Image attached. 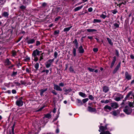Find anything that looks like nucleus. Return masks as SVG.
<instances>
[{
  "mask_svg": "<svg viewBox=\"0 0 134 134\" xmlns=\"http://www.w3.org/2000/svg\"><path fill=\"white\" fill-rule=\"evenodd\" d=\"M108 125V124H106L104 126H101L99 127V129L98 130L99 132L102 131L100 134H111L108 131H104L105 130L108 129L107 126Z\"/></svg>",
  "mask_w": 134,
  "mask_h": 134,
  "instance_id": "obj_1",
  "label": "nucleus"
},
{
  "mask_svg": "<svg viewBox=\"0 0 134 134\" xmlns=\"http://www.w3.org/2000/svg\"><path fill=\"white\" fill-rule=\"evenodd\" d=\"M40 54V51L37 49H36L33 52L32 54V58H34V60L35 62H37L38 60V58L37 55L38 56Z\"/></svg>",
  "mask_w": 134,
  "mask_h": 134,
  "instance_id": "obj_2",
  "label": "nucleus"
},
{
  "mask_svg": "<svg viewBox=\"0 0 134 134\" xmlns=\"http://www.w3.org/2000/svg\"><path fill=\"white\" fill-rule=\"evenodd\" d=\"M54 59L53 58L52 59H49L45 63L46 67L47 68H49L51 65L52 63L54 62Z\"/></svg>",
  "mask_w": 134,
  "mask_h": 134,
  "instance_id": "obj_3",
  "label": "nucleus"
},
{
  "mask_svg": "<svg viewBox=\"0 0 134 134\" xmlns=\"http://www.w3.org/2000/svg\"><path fill=\"white\" fill-rule=\"evenodd\" d=\"M123 111L126 114H129L132 111V109L128 106H126Z\"/></svg>",
  "mask_w": 134,
  "mask_h": 134,
  "instance_id": "obj_4",
  "label": "nucleus"
},
{
  "mask_svg": "<svg viewBox=\"0 0 134 134\" xmlns=\"http://www.w3.org/2000/svg\"><path fill=\"white\" fill-rule=\"evenodd\" d=\"M22 98H19L16 102V105L19 107L22 106L23 105V102L22 101Z\"/></svg>",
  "mask_w": 134,
  "mask_h": 134,
  "instance_id": "obj_5",
  "label": "nucleus"
},
{
  "mask_svg": "<svg viewBox=\"0 0 134 134\" xmlns=\"http://www.w3.org/2000/svg\"><path fill=\"white\" fill-rule=\"evenodd\" d=\"M36 37H35L33 38L27 40V43L28 44H32L34 43L36 40Z\"/></svg>",
  "mask_w": 134,
  "mask_h": 134,
  "instance_id": "obj_6",
  "label": "nucleus"
},
{
  "mask_svg": "<svg viewBox=\"0 0 134 134\" xmlns=\"http://www.w3.org/2000/svg\"><path fill=\"white\" fill-rule=\"evenodd\" d=\"M125 76L126 79L127 80H129L131 79L132 76L129 74L127 71L125 72Z\"/></svg>",
  "mask_w": 134,
  "mask_h": 134,
  "instance_id": "obj_7",
  "label": "nucleus"
},
{
  "mask_svg": "<svg viewBox=\"0 0 134 134\" xmlns=\"http://www.w3.org/2000/svg\"><path fill=\"white\" fill-rule=\"evenodd\" d=\"M110 105L111 107L113 108H117L118 107V105L117 103L114 102L110 103Z\"/></svg>",
  "mask_w": 134,
  "mask_h": 134,
  "instance_id": "obj_8",
  "label": "nucleus"
},
{
  "mask_svg": "<svg viewBox=\"0 0 134 134\" xmlns=\"http://www.w3.org/2000/svg\"><path fill=\"white\" fill-rule=\"evenodd\" d=\"M88 110L90 112H95L96 113V110L95 108H92L90 106L88 107Z\"/></svg>",
  "mask_w": 134,
  "mask_h": 134,
  "instance_id": "obj_9",
  "label": "nucleus"
},
{
  "mask_svg": "<svg viewBox=\"0 0 134 134\" xmlns=\"http://www.w3.org/2000/svg\"><path fill=\"white\" fill-rule=\"evenodd\" d=\"M120 63H119V64L116 66V67L114 69V70L113 73L114 74L117 71H118L119 68L120 67Z\"/></svg>",
  "mask_w": 134,
  "mask_h": 134,
  "instance_id": "obj_10",
  "label": "nucleus"
},
{
  "mask_svg": "<svg viewBox=\"0 0 134 134\" xmlns=\"http://www.w3.org/2000/svg\"><path fill=\"white\" fill-rule=\"evenodd\" d=\"M54 89L58 91H62V89L60 87L59 85L58 86L54 84Z\"/></svg>",
  "mask_w": 134,
  "mask_h": 134,
  "instance_id": "obj_11",
  "label": "nucleus"
},
{
  "mask_svg": "<svg viewBox=\"0 0 134 134\" xmlns=\"http://www.w3.org/2000/svg\"><path fill=\"white\" fill-rule=\"evenodd\" d=\"M104 110L106 111H111V107L108 105H105L104 108Z\"/></svg>",
  "mask_w": 134,
  "mask_h": 134,
  "instance_id": "obj_12",
  "label": "nucleus"
},
{
  "mask_svg": "<svg viewBox=\"0 0 134 134\" xmlns=\"http://www.w3.org/2000/svg\"><path fill=\"white\" fill-rule=\"evenodd\" d=\"M78 51L80 53H83L84 52V50L82 46H80L78 48Z\"/></svg>",
  "mask_w": 134,
  "mask_h": 134,
  "instance_id": "obj_13",
  "label": "nucleus"
},
{
  "mask_svg": "<svg viewBox=\"0 0 134 134\" xmlns=\"http://www.w3.org/2000/svg\"><path fill=\"white\" fill-rule=\"evenodd\" d=\"M62 7H57L55 8V12L57 13L59 12H62Z\"/></svg>",
  "mask_w": 134,
  "mask_h": 134,
  "instance_id": "obj_14",
  "label": "nucleus"
},
{
  "mask_svg": "<svg viewBox=\"0 0 134 134\" xmlns=\"http://www.w3.org/2000/svg\"><path fill=\"white\" fill-rule=\"evenodd\" d=\"M107 14L106 12H103L102 14L100 15V17L104 19L107 17Z\"/></svg>",
  "mask_w": 134,
  "mask_h": 134,
  "instance_id": "obj_15",
  "label": "nucleus"
},
{
  "mask_svg": "<svg viewBox=\"0 0 134 134\" xmlns=\"http://www.w3.org/2000/svg\"><path fill=\"white\" fill-rule=\"evenodd\" d=\"M116 57L115 56H114L113 57V59L112 62L111 63V65L110 66V68H112L113 66L114 65L115 62L116 61Z\"/></svg>",
  "mask_w": 134,
  "mask_h": 134,
  "instance_id": "obj_16",
  "label": "nucleus"
},
{
  "mask_svg": "<svg viewBox=\"0 0 134 134\" xmlns=\"http://www.w3.org/2000/svg\"><path fill=\"white\" fill-rule=\"evenodd\" d=\"M47 88H46L40 90V95L41 96H42L44 93L47 90Z\"/></svg>",
  "mask_w": 134,
  "mask_h": 134,
  "instance_id": "obj_17",
  "label": "nucleus"
},
{
  "mask_svg": "<svg viewBox=\"0 0 134 134\" xmlns=\"http://www.w3.org/2000/svg\"><path fill=\"white\" fill-rule=\"evenodd\" d=\"M63 90L65 92H66V93L65 94H67L69 93V92H71L72 91L71 89L70 88H69L68 89H67L65 88H63Z\"/></svg>",
  "mask_w": 134,
  "mask_h": 134,
  "instance_id": "obj_18",
  "label": "nucleus"
},
{
  "mask_svg": "<svg viewBox=\"0 0 134 134\" xmlns=\"http://www.w3.org/2000/svg\"><path fill=\"white\" fill-rule=\"evenodd\" d=\"M4 63L5 65H8L11 64V62L7 58L5 60Z\"/></svg>",
  "mask_w": 134,
  "mask_h": 134,
  "instance_id": "obj_19",
  "label": "nucleus"
},
{
  "mask_svg": "<svg viewBox=\"0 0 134 134\" xmlns=\"http://www.w3.org/2000/svg\"><path fill=\"white\" fill-rule=\"evenodd\" d=\"M103 91L105 93L107 92L109 90L108 87L107 86H104L103 88Z\"/></svg>",
  "mask_w": 134,
  "mask_h": 134,
  "instance_id": "obj_20",
  "label": "nucleus"
},
{
  "mask_svg": "<svg viewBox=\"0 0 134 134\" xmlns=\"http://www.w3.org/2000/svg\"><path fill=\"white\" fill-rule=\"evenodd\" d=\"M73 43H74L76 48H77L78 47L79 43L76 39H75L73 41Z\"/></svg>",
  "mask_w": 134,
  "mask_h": 134,
  "instance_id": "obj_21",
  "label": "nucleus"
},
{
  "mask_svg": "<svg viewBox=\"0 0 134 134\" xmlns=\"http://www.w3.org/2000/svg\"><path fill=\"white\" fill-rule=\"evenodd\" d=\"M77 102V104L79 106H80L83 104L81 100L77 99L76 100Z\"/></svg>",
  "mask_w": 134,
  "mask_h": 134,
  "instance_id": "obj_22",
  "label": "nucleus"
},
{
  "mask_svg": "<svg viewBox=\"0 0 134 134\" xmlns=\"http://www.w3.org/2000/svg\"><path fill=\"white\" fill-rule=\"evenodd\" d=\"M79 94L80 96L83 98H85L87 97L86 94L85 93L81 92H79Z\"/></svg>",
  "mask_w": 134,
  "mask_h": 134,
  "instance_id": "obj_23",
  "label": "nucleus"
},
{
  "mask_svg": "<svg viewBox=\"0 0 134 134\" xmlns=\"http://www.w3.org/2000/svg\"><path fill=\"white\" fill-rule=\"evenodd\" d=\"M83 7V5H81V6L76 7L74 8V10L75 12L78 11L81 9Z\"/></svg>",
  "mask_w": 134,
  "mask_h": 134,
  "instance_id": "obj_24",
  "label": "nucleus"
},
{
  "mask_svg": "<svg viewBox=\"0 0 134 134\" xmlns=\"http://www.w3.org/2000/svg\"><path fill=\"white\" fill-rule=\"evenodd\" d=\"M125 3L126 1H125V3L122 2L119 3L118 4H117V6H119V7L120 8L121 7H123L124 6V5L125 4Z\"/></svg>",
  "mask_w": 134,
  "mask_h": 134,
  "instance_id": "obj_25",
  "label": "nucleus"
},
{
  "mask_svg": "<svg viewBox=\"0 0 134 134\" xmlns=\"http://www.w3.org/2000/svg\"><path fill=\"white\" fill-rule=\"evenodd\" d=\"M123 98V96H122L121 97H115L114 99L117 101H120L121 99Z\"/></svg>",
  "mask_w": 134,
  "mask_h": 134,
  "instance_id": "obj_26",
  "label": "nucleus"
},
{
  "mask_svg": "<svg viewBox=\"0 0 134 134\" xmlns=\"http://www.w3.org/2000/svg\"><path fill=\"white\" fill-rule=\"evenodd\" d=\"M13 83L17 86H19L21 85L20 83H19L18 81L16 80L14 81L13 82Z\"/></svg>",
  "mask_w": 134,
  "mask_h": 134,
  "instance_id": "obj_27",
  "label": "nucleus"
},
{
  "mask_svg": "<svg viewBox=\"0 0 134 134\" xmlns=\"http://www.w3.org/2000/svg\"><path fill=\"white\" fill-rule=\"evenodd\" d=\"M101 22V20L100 19H94L93 21L94 23H100Z\"/></svg>",
  "mask_w": 134,
  "mask_h": 134,
  "instance_id": "obj_28",
  "label": "nucleus"
},
{
  "mask_svg": "<svg viewBox=\"0 0 134 134\" xmlns=\"http://www.w3.org/2000/svg\"><path fill=\"white\" fill-rule=\"evenodd\" d=\"M88 32H92L96 31L97 30L94 29H88L86 30Z\"/></svg>",
  "mask_w": 134,
  "mask_h": 134,
  "instance_id": "obj_29",
  "label": "nucleus"
},
{
  "mask_svg": "<svg viewBox=\"0 0 134 134\" xmlns=\"http://www.w3.org/2000/svg\"><path fill=\"white\" fill-rule=\"evenodd\" d=\"M71 27L72 26L69 27L65 28L63 30V31L64 32L68 31L70 30V29L71 28Z\"/></svg>",
  "mask_w": 134,
  "mask_h": 134,
  "instance_id": "obj_30",
  "label": "nucleus"
},
{
  "mask_svg": "<svg viewBox=\"0 0 134 134\" xmlns=\"http://www.w3.org/2000/svg\"><path fill=\"white\" fill-rule=\"evenodd\" d=\"M107 39L109 43L111 45H112L113 44V43L112 42L111 40L109 38H107Z\"/></svg>",
  "mask_w": 134,
  "mask_h": 134,
  "instance_id": "obj_31",
  "label": "nucleus"
},
{
  "mask_svg": "<svg viewBox=\"0 0 134 134\" xmlns=\"http://www.w3.org/2000/svg\"><path fill=\"white\" fill-rule=\"evenodd\" d=\"M45 72L47 75L48 74L49 72V70L48 69H45L42 70V72Z\"/></svg>",
  "mask_w": 134,
  "mask_h": 134,
  "instance_id": "obj_32",
  "label": "nucleus"
},
{
  "mask_svg": "<svg viewBox=\"0 0 134 134\" xmlns=\"http://www.w3.org/2000/svg\"><path fill=\"white\" fill-rule=\"evenodd\" d=\"M30 60V58L29 57L27 56L25 57V59H24V61L25 62H28Z\"/></svg>",
  "mask_w": 134,
  "mask_h": 134,
  "instance_id": "obj_33",
  "label": "nucleus"
},
{
  "mask_svg": "<svg viewBox=\"0 0 134 134\" xmlns=\"http://www.w3.org/2000/svg\"><path fill=\"white\" fill-rule=\"evenodd\" d=\"M59 30H56L54 31V35L55 36H57L59 34Z\"/></svg>",
  "mask_w": 134,
  "mask_h": 134,
  "instance_id": "obj_34",
  "label": "nucleus"
},
{
  "mask_svg": "<svg viewBox=\"0 0 134 134\" xmlns=\"http://www.w3.org/2000/svg\"><path fill=\"white\" fill-rule=\"evenodd\" d=\"M23 1V2L25 3L28 4L30 3V0H21Z\"/></svg>",
  "mask_w": 134,
  "mask_h": 134,
  "instance_id": "obj_35",
  "label": "nucleus"
},
{
  "mask_svg": "<svg viewBox=\"0 0 134 134\" xmlns=\"http://www.w3.org/2000/svg\"><path fill=\"white\" fill-rule=\"evenodd\" d=\"M9 14L7 12H5L2 14V16L5 17H7L8 16Z\"/></svg>",
  "mask_w": 134,
  "mask_h": 134,
  "instance_id": "obj_36",
  "label": "nucleus"
},
{
  "mask_svg": "<svg viewBox=\"0 0 134 134\" xmlns=\"http://www.w3.org/2000/svg\"><path fill=\"white\" fill-rule=\"evenodd\" d=\"M17 52L13 50L12 52V55L13 56H15L16 55Z\"/></svg>",
  "mask_w": 134,
  "mask_h": 134,
  "instance_id": "obj_37",
  "label": "nucleus"
},
{
  "mask_svg": "<svg viewBox=\"0 0 134 134\" xmlns=\"http://www.w3.org/2000/svg\"><path fill=\"white\" fill-rule=\"evenodd\" d=\"M39 66V64L38 63H36L34 65L35 68L36 70H37Z\"/></svg>",
  "mask_w": 134,
  "mask_h": 134,
  "instance_id": "obj_38",
  "label": "nucleus"
},
{
  "mask_svg": "<svg viewBox=\"0 0 134 134\" xmlns=\"http://www.w3.org/2000/svg\"><path fill=\"white\" fill-rule=\"evenodd\" d=\"M17 73V71H13L12 73V74L11 76L12 77H14L16 76Z\"/></svg>",
  "mask_w": 134,
  "mask_h": 134,
  "instance_id": "obj_39",
  "label": "nucleus"
},
{
  "mask_svg": "<svg viewBox=\"0 0 134 134\" xmlns=\"http://www.w3.org/2000/svg\"><path fill=\"white\" fill-rule=\"evenodd\" d=\"M69 71L71 72H74V70L72 66H70L69 68Z\"/></svg>",
  "mask_w": 134,
  "mask_h": 134,
  "instance_id": "obj_40",
  "label": "nucleus"
},
{
  "mask_svg": "<svg viewBox=\"0 0 134 134\" xmlns=\"http://www.w3.org/2000/svg\"><path fill=\"white\" fill-rule=\"evenodd\" d=\"M26 71L28 73L31 72V69L30 68H26Z\"/></svg>",
  "mask_w": 134,
  "mask_h": 134,
  "instance_id": "obj_41",
  "label": "nucleus"
},
{
  "mask_svg": "<svg viewBox=\"0 0 134 134\" xmlns=\"http://www.w3.org/2000/svg\"><path fill=\"white\" fill-rule=\"evenodd\" d=\"M76 50L75 48H74L73 51V53L74 54V56H75L76 55Z\"/></svg>",
  "mask_w": 134,
  "mask_h": 134,
  "instance_id": "obj_42",
  "label": "nucleus"
},
{
  "mask_svg": "<svg viewBox=\"0 0 134 134\" xmlns=\"http://www.w3.org/2000/svg\"><path fill=\"white\" fill-rule=\"evenodd\" d=\"M118 111H113V114L115 116H116L118 114V113L117 112Z\"/></svg>",
  "mask_w": 134,
  "mask_h": 134,
  "instance_id": "obj_43",
  "label": "nucleus"
},
{
  "mask_svg": "<svg viewBox=\"0 0 134 134\" xmlns=\"http://www.w3.org/2000/svg\"><path fill=\"white\" fill-rule=\"evenodd\" d=\"M88 98L90 99L91 100H93L94 99V97L91 95H89Z\"/></svg>",
  "mask_w": 134,
  "mask_h": 134,
  "instance_id": "obj_44",
  "label": "nucleus"
},
{
  "mask_svg": "<svg viewBox=\"0 0 134 134\" xmlns=\"http://www.w3.org/2000/svg\"><path fill=\"white\" fill-rule=\"evenodd\" d=\"M129 104L130 107H133V103L130 102H129Z\"/></svg>",
  "mask_w": 134,
  "mask_h": 134,
  "instance_id": "obj_45",
  "label": "nucleus"
},
{
  "mask_svg": "<svg viewBox=\"0 0 134 134\" xmlns=\"http://www.w3.org/2000/svg\"><path fill=\"white\" fill-rule=\"evenodd\" d=\"M45 117L48 118H51V115L49 114H47L45 115Z\"/></svg>",
  "mask_w": 134,
  "mask_h": 134,
  "instance_id": "obj_46",
  "label": "nucleus"
},
{
  "mask_svg": "<svg viewBox=\"0 0 134 134\" xmlns=\"http://www.w3.org/2000/svg\"><path fill=\"white\" fill-rule=\"evenodd\" d=\"M58 55V54L57 52L56 51H55L54 52V56L55 58H56L57 57Z\"/></svg>",
  "mask_w": 134,
  "mask_h": 134,
  "instance_id": "obj_47",
  "label": "nucleus"
},
{
  "mask_svg": "<svg viewBox=\"0 0 134 134\" xmlns=\"http://www.w3.org/2000/svg\"><path fill=\"white\" fill-rule=\"evenodd\" d=\"M88 100V98H85L82 100V102L84 103H85L87 102Z\"/></svg>",
  "mask_w": 134,
  "mask_h": 134,
  "instance_id": "obj_48",
  "label": "nucleus"
},
{
  "mask_svg": "<svg viewBox=\"0 0 134 134\" xmlns=\"http://www.w3.org/2000/svg\"><path fill=\"white\" fill-rule=\"evenodd\" d=\"M115 95H116V96H115V97H121L122 96H123L121 94L119 93H116Z\"/></svg>",
  "mask_w": 134,
  "mask_h": 134,
  "instance_id": "obj_49",
  "label": "nucleus"
},
{
  "mask_svg": "<svg viewBox=\"0 0 134 134\" xmlns=\"http://www.w3.org/2000/svg\"><path fill=\"white\" fill-rule=\"evenodd\" d=\"M0 1H1L0 2V3H1V5H4L6 2L5 0H4H4H0Z\"/></svg>",
  "mask_w": 134,
  "mask_h": 134,
  "instance_id": "obj_50",
  "label": "nucleus"
},
{
  "mask_svg": "<svg viewBox=\"0 0 134 134\" xmlns=\"http://www.w3.org/2000/svg\"><path fill=\"white\" fill-rule=\"evenodd\" d=\"M15 126V124H14L13 126L12 127V133L13 134H14V128Z\"/></svg>",
  "mask_w": 134,
  "mask_h": 134,
  "instance_id": "obj_51",
  "label": "nucleus"
},
{
  "mask_svg": "<svg viewBox=\"0 0 134 134\" xmlns=\"http://www.w3.org/2000/svg\"><path fill=\"white\" fill-rule=\"evenodd\" d=\"M20 8L22 10H23L26 8V7L24 5H22L20 7Z\"/></svg>",
  "mask_w": 134,
  "mask_h": 134,
  "instance_id": "obj_52",
  "label": "nucleus"
},
{
  "mask_svg": "<svg viewBox=\"0 0 134 134\" xmlns=\"http://www.w3.org/2000/svg\"><path fill=\"white\" fill-rule=\"evenodd\" d=\"M111 12L113 14H115L118 12V11L116 9H114L112 10Z\"/></svg>",
  "mask_w": 134,
  "mask_h": 134,
  "instance_id": "obj_53",
  "label": "nucleus"
},
{
  "mask_svg": "<svg viewBox=\"0 0 134 134\" xmlns=\"http://www.w3.org/2000/svg\"><path fill=\"white\" fill-rule=\"evenodd\" d=\"M114 25L116 27L118 28L119 27V25L117 23H115L114 24Z\"/></svg>",
  "mask_w": 134,
  "mask_h": 134,
  "instance_id": "obj_54",
  "label": "nucleus"
},
{
  "mask_svg": "<svg viewBox=\"0 0 134 134\" xmlns=\"http://www.w3.org/2000/svg\"><path fill=\"white\" fill-rule=\"evenodd\" d=\"M41 43L39 41H37L36 42V46H38V45L40 44Z\"/></svg>",
  "mask_w": 134,
  "mask_h": 134,
  "instance_id": "obj_55",
  "label": "nucleus"
},
{
  "mask_svg": "<svg viewBox=\"0 0 134 134\" xmlns=\"http://www.w3.org/2000/svg\"><path fill=\"white\" fill-rule=\"evenodd\" d=\"M88 11L89 12H91L93 11V8L92 7H90L88 9Z\"/></svg>",
  "mask_w": 134,
  "mask_h": 134,
  "instance_id": "obj_56",
  "label": "nucleus"
},
{
  "mask_svg": "<svg viewBox=\"0 0 134 134\" xmlns=\"http://www.w3.org/2000/svg\"><path fill=\"white\" fill-rule=\"evenodd\" d=\"M52 93L55 95H57V93L55 90H53L52 91Z\"/></svg>",
  "mask_w": 134,
  "mask_h": 134,
  "instance_id": "obj_57",
  "label": "nucleus"
},
{
  "mask_svg": "<svg viewBox=\"0 0 134 134\" xmlns=\"http://www.w3.org/2000/svg\"><path fill=\"white\" fill-rule=\"evenodd\" d=\"M88 70L90 72H93V71L94 69L89 68H88Z\"/></svg>",
  "mask_w": 134,
  "mask_h": 134,
  "instance_id": "obj_58",
  "label": "nucleus"
},
{
  "mask_svg": "<svg viewBox=\"0 0 134 134\" xmlns=\"http://www.w3.org/2000/svg\"><path fill=\"white\" fill-rule=\"evenodd\" d=\"M115 53L116 55L118 57L119 56V52L117 50H115Z\"/></svg>",
  "mask_w": 134,
  "mask_h": 134,
  "instance_id": "obj_59",
  "label": "nucleus"
},
{
  "mask_svg": "<svg viewBox=\"0 0 134 134\" xmlns=\"http://www.w3.org/2000/svg\"><path fill=\"white\" fill-rule=\"evenodd\" d=\"M59 85L61 87H63L64 86V84L63 83L61 82L59 83Z\"/></svg>",
  "mask_w": 134,
  "mask_h": 134,
  "instance_id": "obj_60",
  "label": "nucleus"
},
{
  "mask_svg": "<svg viewBox=\"0 0 134 134\" xmlns=\"http://www.w3.org/2000/svg\"><path fill=\"white\" fill-rule=\"evenodd\" d=\"M61 18V17L60 16H58V17L55 18V21H57L59 19Z\"/></svg>",
  "mask_w": 134,
  "mask_h": 134,
  "instance_id": "obj_61",
  "label": "nucleus"
},
{
  "mask_svg": "<svg viewBox=\"0 0 134 134\" xmlns=\"http://www.w3.org/2000/svg\"><path fill=\"white\" fill-rule=\"evenodd\" d=\"M43 59V56H42V55H41V56L40 57V59H39L40 61H41V60Z\"/></svg>",
  "mask_w": 134,
  "mask_h": 134,
  "instance_id": "obj_62",
  "label": "nucleus"
},
{
  "mask_svg": "<svg viewBox=\"0 0 134 134\" xmlns=\"http://www.w3.org/2000/svg\"><path fill=\"white\" fill-rule=\"evenodd\" d=\"M98 50L97 48H94L93 49V51L94 52H97Z\"/></svg>",
  "mask_w": 134,
  "mask_h": 134,
  "instance_id": "obj_63",
  "label": "nucleus"
},
{
  "mask_svg": "<svg viewBox=\"0 0 134 134\" xmlns=\"http://www.w3.org/2000/svg\"><path fill=\"white\" fill-rule=\"evenodd\" d=\"M12 93L13 94H15L16 93V91L15 90H13L12 91Z\"/></svg>",
  "mask_w": 134,
  "mask_h": 134,
  "instance_id": "obj_64",
  "label": "nucleus"
}]
</instances>
